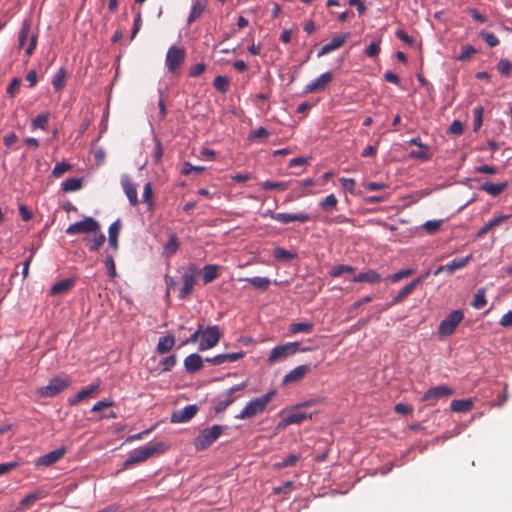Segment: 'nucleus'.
<instances>
[{
	"instance_id": "a18cd8bd",
	"label": "nucleus",
	"mask_w": 512,
	"mask_h": 512,
	"mask_svg": "<svg viewBox=\"0 0 512 512\" xmlns=\"http://www.w3.org/2000/svg\"><path fill=\"white\" fill-rule=\"evenodd\" d=\"M273 256L280 261H290L296 257V254L284 248L277 247L273 251Z\"/></svg>"
},
{
	"instance_id": "a19ab883",
	"label": "nucleus",
	"mask_w": 512,
	"mask_h": 512,
	"mask_svg": "<svg viewBox=\"0 0 512 512\" xmlns=\"http://www.w3.org/2000/svg\"><path fill=\"white\" fill-rule=\"evenodd\" d=\"M409 157L412 159H418L421 161H427L431 158L428 145L418 147L417 150H413L409 153Z\"/></svg>"
},
{
	"instance_id": "f03ea898",
	"label": "nucleus",
	"mask_w": 512,
	"mask_h": 512,
	"mask_svg": "<svg viewBox=\"0 0 512 512\" xmlns=\"http://www.w3.org/2000/svg\"><path fill=\"white\" fill-rule=\"evenodd\" d=\"M165 450L166 445L162 442L148 444L144 447L134 449L125 460L123 469H127L135 464L143 463L155 455L162 454Z\"/></svg>"
},
{
	"instance_id": "7ed1b4c3",
	"label": "nucleus",
	"mask_w": 512,
	"mask_h": 512,
	"mask_svg": "<svg viewBox=\"0 0 512 512\" xmlns=\"http://www.w3.org/2000/svg\"><path fill=\"white\" fill-rule=\"evenodd\" d=\"M309 350V347H302L301 343L297 341L277 345L271 350L267 358V362L269 364H274L277 361L285 360L286 358L296 354L297 352H307Z\"/></svg>"
},
{
	"instance_id": "6e6d98bb",
	"label": "nucleus",
	"mask_w": 512,
	"mask_h": 512,
	"mask_svg": "<svg viewBox=\"0 0 512 512\" xmlns=\"http://www.w3.org/2000/svg\"><path fill=\"white\" fill-rule=\"evenodd\" d=\"M354 271L355 269L352 266L341 264L333 267V269L330 271V275L332 277H339L345 272L353 273Z\"/></svg>"
},
{
	"instance_id": "0eeeda50",
	"label": "nucleus",
	"mask_w": 512,
	"mask_h": 512,
	"mask_svg": "<svg viewBox=\"0 0 512 512\" xmlns=\"http://www.w3.org/2000/svg\"><path fill=\"white\" fill-rule=\"evenodd\" d=\"M71 385V381L67 377H54L50 379L46 386L38 389V394L43 398H51L58 395Z\"/></svg>"
},
{
	"instance_id": "473e14b6",
	"label": "nucleus",
	"mask_w": 512,
	"mask_h": 512,
	"mask_svg": "<svg viewBox=\"0 0 512 512\" xmlns=\"http://www.w3.org/2000/svg\"><path fill=\"white\" fill-rule=\"evenodd\" d=\"M473 407V401L471 399H457L451 402L450 408L452 411L457 413H467Z\"/></svg>"
},
{
	"instance_id": "49530a36",
	"label": "nucleus",
	"mask_w": 512,
	"mask_h": 512,
	"mask_svg": "<svg viewBox=\"0 0 512 512\" xmlns=\"http://www.w3.org/2000/svg\"><path fill=\"white\" fill-rule=\"evenodd\" d=\"M49 113L46 112V113H42V114H39L37 117H35L33 120H32V128L36 129V128H39V129H42V130H46L47 129V124H48V121H49Z\"/></svg>"
},
{
	"instance_id": "4468645a",
	"label": "nucleus",
	"mask_w": 512,
	"mask_h": 512,
	"mask_svg": "<svg viewBox=\"0 0 512 512\" xmlns=\"http://www.w3.org/2000/svg\"><path fill=\"white\" fill-rule=\"evenodd\" d=\"M66 453L65 447H59L53 451L48 452L47 454L39 457L36 462V467H49L59 460H61Z\"/></svg>"
},
{
	"instance_id": "3c124183",
	"label": "nucleus",
	"mask_w": 512,
	"mask_h": 512,
	"mask_svg": "<svg viewBox=\"0 0 512 512\" xmlns=\"http://www.w3.org/2000/svg\"><path fill=\"white\" fill-rule=\"evenodd\" d=\"M483 113L484 108L482 106H477L473 109L474 121H473V130L478 131L482 126L483 122Z\"/></svg>"
},
{
	"instance_id": "ddd939ff",
	"label": "nucleus",
	"mask_w": 512,
	"mask_h": 512,
	"mask_svg": "<svg viewBox=\"0 0 512 512\" xmlns=\"http://www.w3.org/2000/svg\"><path fill=\"white\" fill-rule=\"evenodd\" d=\"M271 218L281 224H289L291 222L306 223L311 220L309 214L304 212L298 213H276L271 214Z\"/></svg>"
},
{
	"instance_id": "37998d69",
	"label": "nucleus",
	"mask_w": 512,
	"mask_h": 512,
	"mask_svg": "<svg viewBox=\"0 0 512 512\" xmlns=\"http://www.w3.org/2000/svg\"><path fill=\"white\" fill-rule=\"evenodd\" d=\"M143 202L146 203L148 210H153L154 208V201H153V189L150 182H147L144 186L143 190Z\"/></svg>"
},
{
	"instance_id": "c03bdc74",
	"label": "nucleus",
	"mask_w": 512,
	"mask_h": 512,
	"mask_svg": "<svg viewBox=\"0 0 512 512\" xmlns=\"http://www.w3.org/2000/svg\"><path fill=\"white\" fill-rule=\"evenodd\" d=\"M299 459H300V455L299 454H290L289 456H287L286 458L282 459L281 461L276 462L274 464V467L276 469H283V468H286V467H291V466H294Z\"/></svg>"
},
{
	"instance_id": "79ce46f5",
	"label": "nucleus",
	"mask_w": 512,
	"mask_h": 512,
	"mask_svg": "<svg viewBox=\"0 0 512 512\" xmlns=\"http://www.w3.org/2000/svg\"><path fill=\"white\" fill-rule=\"evenodd\" d=\"M229 83L230 80L228 77L218 75L213 81V87L221 93H226L229 90Z\"/></svg>"
},
{
	"instance_id": "1a4fd4ad",
	"label": "nucleus",
	"mask_w": 512,
	"mask_h": 512,
	"mask_svg": "<svg viewBox=\"0 0 512 512\" xmlns=\"http://www.w3.org/2000/svg\"><path fill=\"white\" fill-rule=\"evenodd\" d=\"M222 336L220 327L218 325L209 326L204 329L202 326V337L200 339L198 349L206 351L217 345Z\"/></svg>"
},
{
	"instance_id": "69168bd1",
	"label": "nucleus",
	"mask_w": 512,
	"mask_h": 512,
	"mask_svg": "<svg viewBox=\"0 0 512 512\" xmlns=\"http://www.w3.org/2000/svg\"><path fill=\"white\" fill-rule=\"evenodd\" d=\"M163 155V147L159 140L155 141L154 151H153V161L158 164L161 161Z\"/></svg>"
},
{
	"instance_id": "58836bf2",
	"label": "nucleus",
	"mask_w": 512,
	"mask_h": 512,
	"mask_svg": "<svg viewBox=\"0 0 512 512\" xmlns=\"http://www.w3.org/2000/svg\"><path fill=\"white\" fill-rule=\"evenodd\" d=\"M245 281L249 282L254 288L260 289V290H267L269 285L271 284V280L267 277H251L244 279Z\"/></svg>"
},
{
	"instance_id": "412c9836",
	"label": "nucleus",
	"mask_w": 512,
	"mask_h": 512,
	"mask_svg": "<svg viewBox=\"0 0 512 512\" xmlns=\"http://www.w3.org/2000/svg\"><path fill=\"white\" fill-rule=\"evenodd\" d=\"M99 391V384H90L86 388L80 390L74 397L68 399V403L71 406L78 404L79 402L94 397Z\"/></svg>"
},
{
	"instance_id": "052dcab7",
	"label": "nucleus",
	"mask_w": 512,
	"mask_h": 512,
	"mask_svg": "<svg viewBox=\"0 0 512 512\" xmlns=\"http://www.w3.org/2000/svg\"><path fill=\"white\" fill-rule=\"evenodd\" d=\"M202 337V325H199L198 328L195 330V332L186 340H184L180 346H185L187 344H195L197 342L200 343V339Z\"/></svg>"
},
{
	"instance_id": "20e7f679",
	"label": "nucleus",
	"mask_w": 512,
	"mask_h": 512,
	"mask_svg": "<svg viewBox=\"0 0 512 512\" xmlns=\"http://www.w3.org/2000/svg\"><path fill=\"white\" fill-rule=\"evenodd\" d=\"M223 431L224 426L219 424L201 430L193 442L196 451H203L210 447L222 435Z\"/></svg>"
},
{
	"instance_id": "c756f323",
	"label": "nucleus",
	"mask_w": 512,
	"mask_h": 512,
	"mask_svg": "<svg viewBox=\"0 0 512 512\" xmlns=\"http://www.w3.org/2000/svg\"><path fill=\"white\" fill-rule=\"evenodd\" d=\"M472 257V254H469L464 258L453 259L451 262L445 264L446 272L448 274H453L455 271L466 267Z\"/></svg>"
},
{
	"instance_id": "bb28decb",
	"label": "nucleus",
	"mask_w": 512,
	"mask_h": 512,
	"mask_svg": "<svg viewBox=\"0 0 512 512\" xmlns=\"http://www.w3.org/2000/svg\"><path fill=\"white\" fill-rule=\"evenodd\" d=\"M508 187L507 182L491 183L485 182L480 185V190L485 191L491 196H498Z\"/></svg>"
},
{
	"instance_id": "9b49d317",
	"label": "nucleus",
	"mask_w": 512,
	"mask_h": 512,
	"mask_svg": "<svg viewBox=\"0 0 512 512\" xmlns=\"http://www.w3.org/2000/svg\"><path fill=\"white\" fill-rule=\"evenodd\" d=\"M245 387L246 382H243L241 384L232 386L225 393L218 396V398L216 399V404L214 406V411L216 413H221L225 411L236 400L237 397L235 396V393L243 390Z\"/></svg>"
},
{
	"instance_id": "4be33fe9",
	"label": "nucleus",
	"mask_w": 512,
	"mask_h": 512,
	"mask_svg": "<svg viewBox=\"0 0 512 512\" xmlns=\"http://www.w3.org/2000/svg\"><path fill=\"white\" fill-rule=\"evenodd\" d=\"M185 370L189 373H196L203 368V359L197 353H192L184 359Z\"/></svg>"
},
{
	"instance_id": "5701e85b",
	"label": "nucleus",
	"mask_w": 512,
	"mask_h": 512,
	"mask_svg": "<svg viewBox=\"0 0 512 512\" xmlns=\"http://www.w3.org/2000/svg\"><path fill=\"white\" fill-rule=\"evenodd\" d=\"M422 282V278H416L409 284L405 285L397 295H395L392 299V304H397L402 302L409 294L413 292V290Z\"/></svg>"
},
{
	"instance_id": "6ab92c4d",
	"label": "nucleus",
	"mask_w": 512,
	"mask_h": 512,
	"mask_svg": "<svg viewBox=\"0 0 512 512\" xmlns=\"http://www.w3.org/2000/svg\"><path fill=\"white\" fill-rule=\"evenodd\" d=\"M197 411V405H187L181 410L173 412L170 420L172 423H184L191 420L196 415Z\"/></svg>"
},
{
	"instance_id": "2eb2a0df",
	"label": "nucleus",
	"mask_w": 512,
	"mask_h": 512,
	"mask_svg": "<svg viewBox=\"0 0 512 512\" xmlns=\"http://www.w3.org/2000/svg\"><path fill=\"white\" fill-rule=\"evenodd\" d=\"M350 37L349 33H342L334 36L328 43L324 44L322 48L319 50L317 57H322L326 54H329L339 48H341L347 39Z\"/></svg>"
},
{
	"instance_id": "72a5a7b5",
	"label": "nucleus",
	"mask_w": 512,
	"mask_h": 512,
	"mask_svg": "<svg viewBox=\"0 0 512 512\" xmlns=\"http://www.w3.org/2000/svg\"><path fill=\"white\" fill-rule=\"evenodd\" d=\"M74 285L73 279H63L56 282L50 289L51 295H58L69 291Z\"/></svg>"
},
{
	"instance_id": "ea45409f",
	"label": "nucleus",
	"mask_w": 512,
	"mask_h": 512,
	"mask_svg": "<svg viewBox=\"0 0 512 512\" xmlns=\"http://www.w3.org/2000/svg\"><path fill=\"white\" fill-rule=\"evenodd\" d=\"M262 189L264 190H287L289 188V182L284 181H263L261 184Z\"/></svg>"
},
{
	"instance_id": "774afa93",
	"label": "nucleus",
	"mask_w": 512,
	"mask_h": 512,
	"mask_svg": "<svg viewBox=\"0 0 512 512\" xmlns=\"http://www.w3.org/2000/svg\"><path fill=\"white\" fill-rule=\"evenodd\" d=\"M395 35L398 39L406 43L407 45L412 46L414 44V39L409 36L404 30L398 29L395 31Z\"/></svg>"
},
{
	"instance_id": "f704fd0d",
	"label": "nucleus",
	"mask_w": 512,
	"mask_h": 512,
	"mask_svg": "<svg viewBox=\"0 0 512 512\" xmlns=\"http://www.w3.org/2000/svg\"><path fill=\"white\" fill-rule=\"evenodd\" d=\"M120 220H117L113 222L108 229V241L109 245L114 249L117 250L118 248V235L120 231Z\"/></svg>"
},
{
	"instance_id": "f3484780",
	"label": "nucleus",
	"mask_w": 512,
	"mask_h": 512,
	"mask_svg": "<svg viewBox=\"0 0 512 512\" xmlns=\"http://www.w3.org/2000/svg\"><path fill=\"white\" fill-rule=\"evenodd\" d=\"M333 75L331 72H325L319 77L308 83L304 88V93H315L325 89V87L332 81Z\"/></svg>"
},
{
	"instance_id": "f257e3e1",
	"label": "nucleus",
	"mask_w": 512,
	"mask_h": 512,
	"mask_svg": "<svg viewBox=\"0 0 512 512\" xmlns=\"http://www.w3.org/2000/svg\"><path fill=\"white\" fill-rule=\"evenodd\" d=\"M275 395L276 391L271 390L259 397L251 399L235 418L238 420H246L262 414Z\"/></svg>"
},
{
	"instance_id": "9d476101",
	"label": "nucleus",
	"mask_w": 512,
	"mask_h": 512,
	"mask_svg": "<svg viewBox=\"0 0 512 512\" xmlns=\"http://www.w3.org/2000/svg\"><path fill=\"white\" fill-rule=\"evenodd\" d=\"M100 230V225L98 221H96L92 217H85L83 220L75 222L68 226L66 229V234L75 235V234H89L92 232H97Z\"/></svg>"
},
{
	"instance_id": "a211bd4d",
	"label": "nucleus",
	"mask_w": 512,
	"mask_h": 512,
	"mask_svg": "<svg viewBox=\"0 0 512 512\" xmlns=\"http://www.w3.org/2000/svg\"><path fill=\"white\" fill-rule=\"evenodd\" d=\"M309 370V366L305 364L295 367L284 376L282 379V385L288 386L300 382Z\"/></svg>"
},
{
	"instance_id": "6e6552de",
	"label": "nucleus",
	"mask_w": 512,
	"mask_h": 512,
	"mask_svg": "<svg viewBox=\"0 0 512 512\" xmlns=\"http://www.w3.org/2000/svg\"><path fill=\"white\" fill-rule=\"evenodd\" d=\"M198 267L195 264H190L181 276L182 287L179 291V298L185 299L194 288L198 276Z\"/></svg>"
},
{
	"instance_id": "aec40b11",
	"label": "nucleus",
	"mask_w": 512,
	"mask_h": 512,
	"mask_svg": "<svg viewBox=\"0 0 512 512\" xmlns=\"http://www.w3.org/2000/svg\"><path fill=\"white\" fill-rule=\"evenodd\" d=\"M121 185L125 195L127 196L131 206H136L139 203L137 196V189L134 183H132L129 176L124 175L121 178Z\"/></svg>"
},
{
	"instance_id": "dca6fc26",
	"label": "nucleus",
	"mask_w": 512,
	"mask_h": 512,
	"mask_svg": "<svg viewBox=\"0 0 512 512\" xmlns=\"http://www.w3.org/2000/svg\"><path fill=\"white\" fill-rule=\"evenodd\" d=\"M454 394V390L446 385H439L428 389L422 396V401H434L440 398L449 397Z\"/></svg>"
},
{
	"instance_id": "4d7b16f0",
	"label": "nucleus",
	"mask_w": 512,
	"mask_h": 512,
	"mask_svg": "<svg viewBox=\"0 0 512 512\" xmlns=\"http://www.w3.org/2000/svg\"><path fill=\"white\" fill-rule=\"evenodd\" d=\"M479 35L490 47H495L499 44L498 37L492 32L481 31Z\"/></svg>"
},
{
	"instance_id": "2f4dec72",
	"label": "nucleus",
	"mask_w": 512,
	"mask_h": 512,
	"mask_svg": "<svg viewBox=\"0 0 512 512\" xmlns=\"http://www.w3.org/2000/svg\"><path fill=\"white\" fill-rule=\"evenodd\" d=\"M178 249H179L178 237L175 234H171L169 236L167 243L163 247L162 255L165 258H170L172 255H174L177 252Z\"/></svg>"
},
{
	"instance_id": "13d9d810",
	"label": "nucleus",
	"mask_w": 512,
	"mask_h": 512,
	"mask_svg": "<svg viewBox=\"0 0 512 512\" xmlns=\"http://www.w3.org/2000/svg\"><path fill=\"white\" fill-rule=\"evenodd\" d=\"M497 69L502 75L508 77L512 71V63L507 59H501L497 63Z\"/></svg>"
},
{
	"instance_id": "bf43d9fd",
	"label": "nucleus",
	"mask_w": 512,
	"mask_h": 512,
	"mask_svg": "<svg viewBox=\"0 0 512 512\" xmlns=\"http://www.w3.org/2000/svg\"><path fill=\"white\" fill-rule=\"evenodd\" d=\"M476 53V49L472 45L463 46L461 53L458 56V60L466 61L470 59Z\"/></svg>"
},
{
	"instance_id": "39448f33",
	"label": "nucleus",
	"mask_w": 512,
	"mask_h": 512,
	"mask_svg": "<svg viewBox=\"0 0 512 512\" xmlns=\"http://www.w3.org/2000/svg\"><path fill=\"white\" fill-rule=\"evenodd\" d=\"M186 57L182 46L172 45L168 48L165 57V66L171 74H178Z\"/></svg>"
},
{
	"instance_id": "4c0bfd02",
	"label": "nucleus",
	"mask_w": 512,
	"mask_h": 512,
	"mask_svg": "<svg viewBox=\"0 0 512 512\" xmlns=\"http://www.w3.org/2000/svg\"><path fill=\"white\" fill-rule=\"evenodd\" d=\"M45 497V492L43 490H36L30 494H28L26 497H24L19 505L20 507H29L31 504L36 502L37 500H40Z\"/></svg>"
},
{
	"instance_id": "c85d7f7f",
	"label": "nucleus",
	"mask_w": 512,
	"mask_h": 512,
	"mask_svg": "<svg viewBox=\"0 0 512 512\" xmlns=\"http://www.w3.org/2000/svg\"><path fill=\"white\" fill-rule=\"evenodd\" d=\"M175 344V338L172 334H167L159 338L156 346V351L159 354H165L169 352Z\"/></svg>"
},
{
	"instance_id": "0e129e2a",
	"label": "nucleus",
	"mask_w": 512,
	"mask_h": 512,
	"mask_svg": "<svg viewBox=\"0 0 512 512\" xmlns=\"http://www.w3.org/2000/svg\"><path fill=\"white\" fill-rule=\"evenodd\" d=\"M413 273H414V270L411 268L403 269V270H400V271L392 274L390 276V280L395 283V282L400 281L402 278H406V277L412 275Z\"/></svg>"
},
{
	"instance_id": "09e8293b",
	"label": "nucleus",
	"mask_w": 512,
	"mask_h": 512,
	"mask_svg": "<svg viewBox=\"0 0 512 512\" xmlns=\"http://www.w3.org/2000/svg\"><path fill=\"white\" fill-rule=\"evenodd\" d=\"M66 78V72L63 68L59 69L52 78V85L56 90L63 88Z\"/></svg>"
},
{
	"instance_id": "423d86ee",
	"label": "nucleus",
	"mask_w": 512,
	"mask_h": 512,
	"mask_svg": "<svg viewBox=\"0 0 512 512\" xmlns=\"http://www.w3.org/2000/svg\"><path fill=\"white\" fill-rule=\"evenodd\" d=\"M464 319V313L462 310L457 309L450 312L439 324L438 326V334L441 337H447L452 335L457 326Z\"/></svg>"
},
{
	"instance_id": "8fccbe9b",
	"label": "nucleus",
	"mask_w": 512,
	"mask_h": 512,
	"mask_svg": "<svg viewBox=\"0 0 512 512\" xmlns=\"http://www.w3.org/2000/svg\"><path fill=\"white\" fill-rule=\"evenodd\" d=\"M337 203H338V200H337L336 196L334 194H330L319 202V206L323 210L328 211L330 209L336 208Z\"/></svg>"
},
{
	"instance_id": "cd10ccee",
	"label": "nucleus",
	"mask_w": 512,
	"mask_h": 512,
	"mask_svg": "<svg viewBox=\"0 0 512 512\" xmlns=\"http://www.w3.org/2000/svg\"><path fill=\"white\" fill-rule=\"evenodd\" d=\"M381 276L380 274L373 270V269H369L365 272H361L359 273L358 275H356L352 281L354 282H366V283H370V284H374V283H378L381 281Z\"/></svg>"
},
{
	"instance_id": "680f3d73",
	"label": "nucleus",
	"mask_w": 512,
	"mask_h": 512,
	"mask_svg": "<svg viewBox=\"0 0 512 512\" xmlns=\"http://www.w3.org/2000/svg\"><path fill=\"white\" fill-rule=\"evenodd\" d=\"M441 223V220H429L423 224V228L426 232L433 234L440 229Z\"/></svg>"
},
{
	"instance_id": "c9c22d12",
	"label": "nucleus",
	"mask_w": 512,
	"mask_h": 512,
	"mask_svg": "<svg viewBox=\"0 0 512 512\" xmlns=\"http://www.w3.org/2000/svg\"><path fill=\"white\" fill-rule=\"evenodd\" d=\"M61 186L64 192H75L82 188L83 180L82 178L77 177L68 178L62 183Z\"/></svg>"
},
{
	"instance_id": "864d4df0",
	"label": "nucleus",
	"mask_w": 512,
	"mask_h": 512,
	"mask_svg": "<svg viewBox=\"0 0 512 512\" xmlns=\"http://www.w3.org/2000/svg\"><path fill=\"white\" fill-rule=\"evenodd\" d=\"M72 166L69 164V163H66V162H58L55 164L53 170H52V175L56 178H59L60 176H62L64 173L68 172L69 170H71Z\"/></svg>"
},
{
	"instance_id": "e433bc0d",
	"label": "nucleus",
	"mask_w": 512,
	"mask_h": 512,
	"mask_svg": "<svg viewBox=\"0 0 512 512\" xmlns=\"http://www.w3.org/2000/svg\"><path fill=\"white\" fill-rule=\"evenodd\" d=\"M313 330L311 322H298L289 325L288 331L292 334L310 333Z\"/></svg>"
},
{
	"instance_id": "de8ad7c7",
	"label": "nucleus",
	"mask_w": 512,
	"mask_h": 512,
	"mask_svg": "<svg viewBox=\"0 0 512 512\" xmlns=\"http://www.w3.org/2000/svg\"><path fill=\"white\" fill-rule=\"evenodd\" d=\"M29 33H30V24H29L28 21L25 20L22 23V26H21V29H20L19 35H18V42H19V47L20 48H24L25 47V44H26V41L28 39Z\"/></svg>"
},
{
	"instance_id": "603ef678",
	"label": "nucleus",
	"mask_w": 512,
	"mask_h": 512,
	"mask_svg": "<svg viewBox=\"0 0 512 512\" xmlns=\"http://www.w3.org/2000/svg\"><path fill=\"white\" fill-rule=\"evenodd\" d=\"M244 352H232L225 354H218V357L221 359V364L225 362H236L244 357Z\"/></svg>"
},
{
	"instance_id": "e2e57ef3",
	"label": "nucleus",
	"mask_w": 512,
	"mask_h": 512,
	"mask_svg": "<svg viewBox=\"0 0 512 512\" xmlns=\"http://www.w3.org/2000/svg\"><path fill=\"white\" fill-rule=\"evenodd\" d=\"M177 359L175 355H170L164 358L161 362L162 365V371L168 372L173 369V367L176 365Z\"/></svg>"
},
{
	"instance_id": "338daca9",
	"label": "nucleus",
	"mask_w": 512,
	"mask_h": 512,
	"mask_svg": "<svg viewBox=\"0 0 512 512\" xmlns=\"http://www.w3.org/2000/svg\"><path fill=\"white\" fill-rule=\"evenodd\" d=\"M206 70V65L204 63H197L193 65L189 70L190 77H198L203 74Z\"/></svg>"
},
{
	"instance_id": "f8f14e48",
	"label": "nucleus",
	"mask_w": 512,
	"mask_h": 512,
	"mask_svg": "<svg viewBox=\"0 0 512 512\" xmlns=\"http://www.w3.org/2000/svg\"><path fill=\"white\" fill-rule=\"evenodd\" d=\"M279 415L282 417L279 423L281 428H286L292 424H301L305 420L312 418L311 414L299 411V408H296V406L290 410H282Z\"/></svg>"
},
{
	"instance_id": "393cba45",
	"label": "nucleus",
	"mask_w": 512,
	"mask_h": 512,
	"mask_svg": "<svg viewBox=\"0 0 512 512\" xmlns=\"http://www.w3.org/2000/svg\"><path fill=\"white\" fill-rule=\"evenodd\" d=\"M84 240L86 241V243L91 251H97L104 244L106 237L99 230L97 232H92V235L86 236L84 238Z\"/></svg>"
},
{
	"instance_id": "7c9ffc66",
	"label": "nucleus",
	"mask_w": 512,
	"mask_h": 512,
	"mask_svg": "<svg viewBox=\"0 0 512 512\" xmlns=\"http://www.w3.org/2000/svg\"><path fill=\"white\" fill-rule=\"evenodd\" d=\"M201 273L203 284L207 285L218 278V266L215 264L205 265L202 268Z\"/></svg>"
},
{
	"instance_id": "5fc2aeb1",
	"label": "nucleus",
	"mask_w": 512,
	"mask_h": 512,
	"mask_svg": "<svg viewBox=\"0 0 512 512\" xmlns=\"http://www.w3.org/2000/svg\"><path fill=\"white\" fill-rule=\"evenodd\" d=\"M486 305L485 291L484 289H479L477 293L474 295L472 306L476 309H481Z\"/></svg>"
},
{
	"instance_id": "a878e982",
	"label": "nucleus",
	"mask_w": 512,
	"mask_h": 512,
	"mask_svg": "<svg viewBox=\"0 0 512 512\" xmlns=\"http://www.w3.org/2000/svg\"><path fill=\"white\" fill-rule=\"evenodd\" d=\"M207 6L206 0H195L193 2L190 14L188 16L187 22L188 24H192L194 21L199 19L204 13Z\"/></svg>"
},
{
	"instance_id": "b1692460",
	"label": "nucleus",
	"mask_w": 512,
	"mask_h": 512,
	"mask_svg": "<svg viewBox=\"0 0 512 512\" xmlns=\"http://www.w3.org/2000/svg\"><path fill=\"white\" fill-rule=\"evenodd\" d=\"M510 215L501 214L490 219L477 233V237L482 238L493 228L501 225L505 220L509 219Z\"/></svg>"
}]
</instances>
